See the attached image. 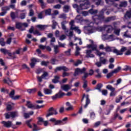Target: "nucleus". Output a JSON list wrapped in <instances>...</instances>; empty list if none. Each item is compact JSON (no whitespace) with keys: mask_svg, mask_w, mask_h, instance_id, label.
I'll list each match as a JSON object with an SVG mask.
<instances>
[{"mask_svg":"<svg viewBox=\"0 0 131 131\" xmlns=\"http://www.w3.org/2000/svg\"><path fill=\"white\" fill-rule=\"evenodd\" d=\"M92 19L93 20V22L96 25H99V24H101L103 22H104L105 20V15H104V11L101 10L99 12V14L95 15L92 16Z\"/></svg>","mask_w":131,"mask_h":131,"instance_id":"obj_1","label":"nucleus"},{"mask_svg":"<svg viewBox=\"0 0 131 131\" xmlns=\"http://www.w3.org/2000/svg\"><path fill=\"white\" fill-rule=\"evenodd\" d=\"M62 70L63 71L62 75V77H66V76H69L70 75L69 73H67V71H69L70 70L69 68L64 66L56 67L54 70V72L55 73H57L58 71H62Z\"/></svg>","mask_w":131,"mask_h":131,"instance_id":"obj_2","label":"nucleus"},{"mask_svg":"<svg viewBox=\"0 0 131 131\" xmlns=\"http://www.w3.org/2000/svg\"><path fill=\"white\" fill-rule=\"evenodd\" d=\"M71 95H72V93H71L70 92H69L67 93V94H66L65 93L62 92L61 90H59L58 93H57L54 96H51V98L52 100H57V99H61V98H63L64 96H68V97H70V96H71Z\"/></svg>","mask_w":131,"mask_h":131,"instance_id":"obj_3","label":"nucleus"},{"mask_svg":"<svg viewBox=\"0 0 131 131\" xmlns=\"http://www.w3.org/2000/svg\"><path fill=\"white\" fill-rule=\"evenodd\" d=\"M68 120V117H65L62 120H57L56 118H51L49 121L51 122H54V125H63V124H65L66 123V121Z\"/></svg>","mask_w":131,"mask_h":131,"instance_id":"obj_4","label":"nucleus"},{"mask_svg":"<svg viewBox=\"0 0 131 131\" xmlns=\"http://www.w3.org/2000/svg\"><path fill=\"white\" fill-rule=\"evenodd\" d=\"M0 52L2 54H4V56H6V55H8L9 57H11L13 58V59H16L15 56L13 57V55H16V52H13L12 53L10 52V50H7L5 48H1L0 49Z\"/></svg>","mask_w":131,"mask_h":131,"instance_id":"obj_5","label":"nucleus"},{"mask_svg":"<svg viewBox=\"0 0 131 131\" xmlns=\"http://www.w3.org/2000/svg\"><path fill=\"white\" fill-rule=\"evenodd\" d=\"M86 71V68L85 67L83 68L82 69H80L79 68H77L75 70V72L73 74V76L75 77L77 76V75H79V74H82L84 73Z\"/></svg>","mask_w":131,"mask_h":131,"instance_id":"obj_6","label":"nucleus"},{"mask_svg":"<svg viewBox=\"0 0 131 131\" xmlns=\"http://www.w3.org/2000/svg\"><path fill=\"white\" fill-rule=\"evenodd\" d=\"M90 5H91V3H90L89 0L84 1L82 3L80 4V11L89 9V6H90Z\"/></svg>","mask_w":131,"mask_h":131,"instance_id":"obj_7","label":"nucleus"},{"mask_svg":"<svg viewBox=\"0 0 131 131\" xmlns=\"http://www.w3.org/2000/svg\"><path fill=\"white\" fill-rule=\"evenodd\" d=\"M126 51V47H123L121 49L120 51H119L117 49H114L113 51V52L114 54H116L117 56H121L123 55V52H125Z\"/></svg>","mask_w":131,"mask_h":131,"instance_id":"obj_8","label":"nucleus"},{"mask_svg":"<svg viewBox=\"0 0 131 131\" xmlns=\"http://www.w3.org/2000/svg\"><path fill=\"white\" fill-rule=\"evenodd\" d=\"M27 106H28V108H33L34 109H40L45 107V105H42L40 106L38 105H34L31 104L30 101H27Z\"/></svg>","mask_w":131,"mask_h":131,"instance_id":"obj_9","label":"nucleus"},{"mask_svg":"<svg viewBox=\"0 0 131 131\" xmlns=\"http://www.w3.org/2000/svg\"><path fill=\"white\" fill-rule=\"evenodd\" d=\"M48 112L49 113L47 114L46 117H50V116H52V115H57V114H58V112H57V110H55L53 107L49 108Z\"/></svg>","mask_w":131,"mask_h":131,"instance_id":"obj_10","label":"nucleus"},{"mask_svg":"<svg viewBox=\"0 0 131 131\" xmlns=\"http://www.w3.org/2000/svg\"><path fill=\"white\" fill-rule=\"evenodd\" d=\"M106 88L111 92L110 94V97H114L115 96V92H115V88H113L112 85L110 84L106 85Z\"/></svg>","mask_w":131,"mask_h":131,"instance_id":"obj_11","label":"nucleus"},{"mask_svg":"<svg viewBox=\"0 0 131 131\" xmlns=\"http://www.w3.org/2000/svg\"><path fill=\"white\" fill-rule=\"evenodd\" d=\"M31 62L30 63V66H31V68H34V67L36 64V63L40 62V59L33 57L31 59Z\"/></svg>","mask_w":131,"mask_h":131,"instance_id":"obj_12","label":"nucleus"},{"mask_svg":"<svg viewBox=\"0 0 131 131\" xmlns=\"http://www.w3.org/2000/svg\"><path fill=\"white\" fill-rule=\"evenodd\" d=\"M15 96V90H12L11 92L9 93V97L10 98H11L12 100H19V98H20V95H16Z\"/></svg>","mask_w":131,"mask_h":131,"instance_id":"obj_13","label":"nucleus"},{"mask_svg":"<svg viewBox=\"0 0 131 131\" xmlns=\"http://www.w3.org/2000/svg\"><path fill=\"white\" fill-rule=\"evenodd\" d=\"M1 10L2 12L0 13V16H4L7 14L8 11H10V7L4 6L2 7Z\"/></svg>","mask_w":131,"mask_h":131,"instance_id":"obj_14","label":"nucleus"},{"mask_svg":"<svg viewBox=\"0 0 131 131\" xmlns=\"http://www.w3.org/2000/svg\"><path fill=\"white\" fill-rule=\"evenodd\" d=\"M37 119H38V121L37 122V124L38 125H41V123H40V122H42V123H43L45 126H48V125L49 124V122L48 121H44L43 118L38 117Z\"/></svg>","mask_w":131,"mask_h":131,"instance_id":"obj_15","label":"nucleus"},{"mask_svg":"<svg viewBox=\"0 0 131 131\" xmlns=\"http://www.w3.org/2000/svg\"><path fill=\"white\" fill-rule=\"evenodd\" d=\"M3 125H4V127H7V128H10L11 126H12V124L13 122L11 121H3L1 123Z\"/></svg>","mask_w":131,"mask_h":131,"instance_id":"obj_16","label":"nucleus"},{"mask_svg":"<svg viewBox=\"0 0 131 131\" xmlns=\"http://www.w3.org/2000/svg\"><path fill=\"white\" fill-rule=\"evenodd\" d=\"M99 29H100V30H102L103 28L101 27H93L91 29H88L87 31H88V33L92 34V33H94V32H96V31H97V30H99Z\"/></svg>","mask_w":131,"mask_h":131,"instance_id":"obj_17","label":"nucleus"},{"mask_svg":"<svg viewBox=\"0 0 131 131\" xmlns=\"http://www.w3.org/2000/svg\"><path fill=\"white\" fill-rule=\"evenodd\" d=\"M92 50H86L85 57L88 59H89V58H94L95 57V55L92 54Z\"/></svg>","mask_w":131,"mask_h":131,"instance_id":"obj_18","label":"nucleus"},{"mask_svg":"<svg viewBox=\"0 0 131 131\" xmlns=\"http://www.w3.org/2000/svg\"><path fill=\"white\" fill-rule=\"evenodd\" d=\"M131 14L128 11H127L126 13L124 15L123 20L124 21H128V20L130 19Z\"/></svg>","mask_w":131,"mask_h":131,"instance_id":"obj_19","label":"nucleus"},{"mask_svg":"<svg viewBox=\"0 0 131 131\" xmlns=\"http://www.w3.org/2000/svg\"><path fill=\"white\" fill-rule=\"evenodd\" d=\"M36 28L39 29L40 31H42L47 29V27H49L48 25H37L36 26Z\"/></svg>","mask_w":131,"mask_h":131,"instance_id":"obj_20","label":"nucleus"},{"mask_svg":"<svg viewBox=\"0 0 131 131\" xmlns=\"http://www.w3.org/2000/svg\"><path fill=\"white\" fill-rule=\"evenodd\" d=\"M91 104V99H90V97L89 95H86V100H85V104L84 105V108L85 109L88 108V106Z\"/></svg>","mask_w":131,"mask_h":131,"instance_id":"obj_21","label":"nucleus"},{"mask_svg":"<svg viewBox=\"0 0 131 131\" xmlns=\"http://www.w3.org/2000/svg\"><path fill=\"white\" fill-rule=\"evenodd\" d=\"M95 71L96 72V73H97V75H95V77L96 78H98V79L102 78V73L101 72H100V69H97L95 70Z\"/></svg>","mask_w":131,"mask_h":131,"instance_id":"obj_22","label":"nucleus"},{"mask_svg":"<svg viewBox=\"0 0 131 131\" xmlns=\"http://www.w3.org/2000/svg\"><path fill=\"white\" fill-rule=\"evenodd\" d=\"M105 27L107 28L106 33H111V32L114 30V28L111 25H106Z\"/></svg>","mask_w":131,"mask_h":131,"instance_id":"obj_23","label":"nucleus"},{"mask_svg":"<svg viewBox=\"0 0 131 131\" xmlns=\"http://www.w3.org/2000/svg\"><path fill=\"white\" fill-rule=\"evenodd\" d=\"M22 26L23 25L21 23H16L15 25V27L16 29H19L20 30H21V31H23V30H25V29H22Z\"/></svg>","mask_w":131,"mask_h":131,"instance_id":"obj_24","label":"nucleus"},{"mask_svg":"<svg viewBox=\"0 0 131 131\" xmlns=\"http://www.w3.org/2000/svg\"><path fill=\"white\" fill-rule=\"evenodd\" d=\"M102 88H103V84L99 83L97 84L96 88H95V90H97L99 92V93H101V91H102Z\"/></svg>","mask_w":131,"mask_h":131,"instance_id":"obj_25","label":"nucleus"},{"mask_svg":"<svg viewBox=\"0 0 131 131\" xmlns=\"http://www.w3.org/2000/svg\"><path fill=\"white\" fill-rule=\"evenodd\" d=\"M80 5L78 6L77 4H73V8H74V9H76V11H77V12L78 13H80L81 12H80Z\"/></svg>","mask_w":131,"mask_h":131,"instance_id":"obj_26","label":"nucleus"},{"mask_svg":"<svg viewBox=\"0 0 131 131\" xmlns=\"http://www.w3.org/2000/svg\"><path fill=\"white\" fill-rule=\"evenodd\" d=\"M82 74H84V75L83 76H82L81 77V79L83 81H87L86 80V78H88V77H89V73L84 72V73H82Z\"/></svg>","mask_w":131,"mask_h":131,"instance_id":"obj_27","label":"nucleus"},{"mask_svg":"<svg viewBox=\"0 0 131 131\" xmlns=\"http://www.w3.org/2000/svg\"><path fill=\"white\" fill-rule=\"evenodd\" d=\"M27 93H28L30 94H35L36 92H37V89L36 88H33L31 89H28L27 90Z\"/></svg>","mask_w":131,"mask_h":131,"instance_id":"obj_28","label":"nucleus"},{"mask_svg":"<svg viewBox=\"0 0 131 131\" xmlns=\"http://www.w3.org/2000/svg\"><path fill=\"white\" fill-rule=\"evenodd\" d=\"M61 89L63 91H65V92H68V91H69L70 89V86H69V84H65L61 86Z\"/></svg>","mask_w":131,"mask_h":131,"instance_id":"obj_29","label":"nucleus"},{"mask_svg":"<svg viewBox=\"0 0 131 131\" xmlns=\"http://www.w3.org/2000/svg\"><path fill=\"white\" fill-rule=\"evenodd\" d=\"M119 7L120 8H125V7H127V2L126 1H123V2H121L120 4L119 5Z\"/></svg>","mask_w":131,"mask_h":131,"instance_id":"obj_30","label":"nucleus"},{"mask_svg":"<svg viewBox=\"0 0 131 131\" xmlns=\"http://www.w3.org/2000/svg\"><path fill=\"white\" fill-rule=\"evenodd\" d=\"M43 93L45 94V95H52L53 91H52L51 89H44Z\"/></svg>","mask_w":131,"mask_h":131,"instance_id":"obj_31","label":"nucleus"},{"mask_svg":"<svg viewBox=\"0 0 131 131\" xmlns=\"http://www.w3.org/2000/svg\"><path fill=\"white\" fill-rule=\"evenodd\" d=\"M99 61L101 62V64H103V65L106 64V63H107V59L106 58H104V57H100Z\"/></svg>","mask_w":131,"mask_h":131,"instance_id":"obj_32","label":"nucleus"},{"mask_svg":"<svg viewBox=\"0 0 131 131\" xmlns=\"http://www.w3.org/2000/svg\"><path fill=\"white\" fill-rule=\"evenodd\" d=\"M59 79H60V77L55 76L54 79H52V82H53V83H58V82H59Z\"/></svg>","mask_w":131,"mask_h":131,"instance_id":"obj_33","label":"nucleus"},{"mask_svg":"<svg viewBox=\"0 0 131 131\" xmlns=\"http://www.w3.org/2000/svg\"><path fill=\"white\" fill-rule=\"evenodd\" d=\"M70 25L71 26V27H70L71 30H74V29H76L77 28H75V27H73V26H74V20H71V21L70 22Z\"/></svg>","mask_w":131,"mask_h":131,"instance_id":"obj_34","label":"nucleus"},{"mask_svg":"<svg viewBox=\"0 0 131 131\" xmlns=\"http://www.w3.org/2000/svg\"><path fill=\"white\" fill-rule=\"evenodd\" d=\"M45 15L46 16H51L52 15V9L49 8L45 10Z\"/></svg>","mask_w":131,"mask_h":131,"instance_id":"obj_35","label":"nucleus"},{"mask_svg":"<svg viewBox=\"0 0 131 131\" xmlns=\"http://www.w3.org/2000/svg\"><path fill=\"white\" fill-rule=\"evenodd\" d=\"M38 2L40 3L41 8L42 9H45V8H46V6H47V4L43 2V0H38Z\"/></svg>","mask_w":131,"mask_h":131,"instance_id":"obj_36","label":"nucleus"},{"mask_svg":"<svg viewBox=\"0 0 131 131\" xmlns=\"http://www.w3.org/2000/svg\"><path fill=\"white\" fill-rule=\"evenodd\" d=\"M123 71H129L131 72V67L129 66H125L124 68L122 69Z\"/></svg>","mask_w":131,"mask_h":131,"instance_id":"obj_37","label":"nucleus"},{"mask_svg":"<svg viewBox=\"0 0 131 131\" xmlns=\"http://www.w3.org/2000/svg\"><path fill=\"white\" fill-rule=\"evenodd\" d=\"M70 9V6L68 5H64L63 7V11L65 13H68L69 10Z\"/></svg>","mask_w":131,"mask_h":131,"instance_id":"obj_38","label":"nucleus"},{"mask_svg":"<svg viewBox=\"0 0 131 131\" xmlns=\"http://www.w3.org/2000/svg\"><path fill=\"white\" fill-rule=\"evenodd\" d=\"M121 70V67H118L116 69H115L113 71H112V72L114 74L118 73L119 71Z\"/></svg>","mask_w":131,"mask_h":131,"instance_id":"obj_39","label":"nucleus"},{"mask_svg":"<svg viewBox=\"0 0 131 131\" xmlns=\"http://www.w3.org/2000/svg\"><path fill=\"white\" fill-rule=\"evenodd\" d=\"M118 116H119V114L118 113L115 114L114 117H112L111 119V122H113V121L116 120V118H117Z\"/></svg>","mask_w":131,"mask_h":131,"instance_id":"obj_40","label":"nucleus"},{"mask_svg":"<svg viewBox=\"0 0 131 131\" xmlns=\"http://www.w3.org/2000/svg\"><path fill=\"white\" fill-rule=\"evenodd\" d=\"M31 121H32V119H30L29 120H27L26 121V124H27V125L28 126H29V127H30V128H32V125H31V124H30Z\"/></svg>","mask_w":131,"mask_h":131,"instance_id":"obj_41","label":"nucleus"},{"mask_svg":"<svg viewBox=\"0 0 131 131\" xmlns=\"http://www.w3.org/2000/svg\"><path fill=\"white\" fill-rule=\"evenodd\" d=\"M48 64H50V61H42L41 62V66H45V67H47Z\"/></svg>","mask_w":131,"mask_h":131,"instance_id":"obj_42","label":"nucleus"},{"mask_svg":"<svg viewBox=\"0 0 131 131\" xmlns=\"http://www.w3.org/2000/svg\"><path fill=\"white\" fill-rule=\"evenodd\" d=\"M104 50H105V52L107 53H110V52H113V50L112 51V49H111V47L110 46H106L105 47Z\"/></svg>","mask_w":131,"mask_h":131,"instance_id":"obj_43","label":"nucleus"},{"mask_svg":"<svg viewBox=\"0 0 131 131\" xmlns=\"http://www.w3.org/2000/svg\"><path fill=\"white\" fill-rule=\"evenodd\" d=\"M89 12L92 15H95V14H97V13H98V11L97 10H94L93 9L89 10Z\"/></svg>","mask_w":131,"mask_h":131,"instance_id":"obj_44","label":"nucleus"},{"mask_svg":"<svg viewBox=\"0 0 131 131\" xmlns=\"http://www.w3.org/2000/svg\"><path fill=\"white\" fill-rule=\"evenodd\" d=\"M54 53L55 54V55H57V54H58L59 53V50L58 49H59V46L56 45V46H54Z\"/></svg>","mask_w":131,"mask_h":131,"instance_id":"obj_45","label":"nucleus"},{"mask_svg":"<svg viewBox=\"0 0 131 131\" xmlns=\"http://www.w3.org/2000/svg\"><path fill=\"white\" fill-rule=\"evenodd\" d=\"M53 24L52 25V29H56V26L58 25V23L55 20H53Z\"/></svg>","mask_w":131,"mask_h":131,"instance_id":"obj_46","label":"nucleus"},{"mask_svg":"<svg viewBox=\"0 0 131 131\" xmlns=\"http://www.w3.org/2000/svg\"><path fill=\"white\" fill-rule=\"evenodd\" d=\"M33 34L34 35H37V36H40V35H41V33H40L39 31L35 30L34 31Z\"/></svg>","mask_w":131,"mask_h":131,"instance_id":"obj_47","label":"nucleus"},{"mask_svg":"<svg viewBox=\"0 0 131 131\" xmlns=\"http://www.w3.org/2000/svg\"><path fill=\"white\" fill-rule=\"evenodd\" d=\"M10 17L12 20H15L16 19V14H15V12L12 11L10 13Z\"/></svg>","mask_w":131,"mask_h":131,"instance_id":"obj_48","label":"nucleus"},{"mask_svg":"<svg viewBox=\"0 0 131 131\" xmlns=\"http://www.w3.org/2000/svg\"><path fill=\"white\" fill-rule=\"evenodd\" d=\"M5 39L2 38L0 39V45L2 47H5L6 46V42L4 41Z\"/></svg>","mask_w":131,"mask_h":131,"instance_id":"obj_49","label":"nucleus"},{"mask_svg":"<svg viewBox=\"0 0 131 131\" xmlns=\"http://www.w3.org/2000/svg\"><path fill=\"white\" fill-rule=\"evenodd\" d=\"M66 56H71V49H69L67 51H64Z\"/></svg>","mask_w":131,"mask_h":131,"instance_id":"obj_50","label":"nucleus"},{"mask_svg":"<svg viewBox=\"0 0 131 131\" xmlns=\"http://www.w3.org/2000/svg\"><path fill=\"white\" fill-rule=\"evenodd\" d=\"M80 13L79 14H82V16H84V17H86L88 15H89V12L88 11H80Z\"/></svg>","mask_w":131,"mask_h":131,"instance_id":"obj_51","label":"nucleus"},{"mask_svg":"<svg viewBox=\"0 0 131 131\" xmlns=\"http://www.w3.org/2000/svg\"><path fill=\"white\" fill-rule=\"evenodd\" d=\"M83 83L82 88L85 90L88 88V81H83Z\"/></svg>","mask_w":131,"mask_h":131,"instance_id":"obj_52","label":"nucleus"},{"mask_svg":"<svg viewBox=\"0 0 131 131\" xmlns=\"http://www.w3.org/2000/svg\"><path fill=\"white\" fill-rule=\"evenodd\" d=\"M21 67L23 69H27L28 71H30V68L27 66V64H24L21 65Z\"/></svg>","mask_w":131,"mask_h":131,"instance_id":"obj_53","label":"nucleus"},{"mask_svg":"<svg viewBox=\"0 0 131 131\" xmlns=\"http://www.w3.org/2000/svg\"><path fill=\"white\" fill-rule=\"evenodd\" d=\"M57 61L58 60L55 58H52L50 60L51 64H52V65H56V62H57Z\"/></svg>","mask_w":131,"mask_h":131,"instance_id":"obj_54","label":"nucleus"},{"mask_svg":"<svg viewBox=\"0 0 131 131\" xmlns=\"http://www.w3.org/2000/svg\"><path fill=\"white\" fill-rule=\"evenodd\" d=\"M65 23H66V21H63L62 22H61V28L62 29H63V30H66V26H65Z\"/></svg>","mask_w":131,"mask_h":131,"instance_id":"obj_55","label":"nucleus"},{"mask_svg":"<svg viewBox=\"0 0 131 131\" xmlns=\"http://www.w3.org/2000/svg\"><path fill=\"white\" fill-rule=\"evenodd\" d=\"M101 93H102L103 96H107L108 95V91L106 90H101Z\"/></svg>","mask_w":131,"mask_h":131,"instance_id":"obj_56","label":"nucleus"},{"mask_svg":"<svg viewBox=\"0 0 131 131\" xmlns=\"http://www.w3.org/2000/svg\"><path fill=\"white\" fill-rule=\"evenodd\" d=\"M82 62L80 60H78L77 61V62H75L74 65V66H76V67H77V66H78V65L82 64Z\"/></svg>","mask_w":131,"mask_h":131,"instance_id":"obj_57","label":"nucleus"},{"mask_svg":"<svg viewBox=\"0 0 131 131\" xmlns=\"http://www.w3.org/2000/svg\"><path fill=\"white\" fill-rule=\"evenodd\" d=\"M113 74H114L113 73V72H110L109 73H108L107 75H106V78L109 79L110 78V77H112V76H113Z\"/></svg>","mask_w":131,"mask_h":131,"instance_id":"obj_58","label":"nucleus"},{"mask_svg":"<svg viewBox=\"0 0 131 131\" xmlns=\"http://www.w3.org/2000/svg\"><path fill=\"white\" fill-rule=\"evenodd\" d=\"M27 5V2L26 0H23L20 3V6L21 7H24Z\"/></svg>","mask_w":131,"mask_h":131,"instance_id":"obj_59","label":"nucleus"},{"mask_svg":"<svg viewBox=\"0 0 131 131\" xmlns=\"http://www.w3.org/2000/svg\"><path fill=\"white\" fill-rule=\"evenodd\" d=\"M114 33L116 34V35L119 36L120 33V29H115Z\"/></svg>","mask_w":131,"mask_h":131,"instance_id":"obj_60","label":"nucleus"},{"mask_svg":"<svg viewBox=\"0 0 131 131\" xmlns=\"http://www.w3.org/2000/svg\"><path fill=\"white\" fill-rule=\"evenodd\" d=\"M54 9H60V8H62V5L60 4H57L53 6Z\"/></svg>","mask_w":131,"mask_h":131,"instance_id":"obj_61","label":"nucleus"},{"mask_svg":"<svg viewBox=\"0 0 131 131\" xmlns=\"http://www.w3.org/2000/svg\"><path fill=\"white\" fill-rule=\"evenodd\" d=\"M26 17V14H25V13H20V19L23 20V19H25Z\"/></svg>","mask_w":131,"mask_h":131,"instance_id":"obj_62","label":"nucleus"},{"mask_svg":"<svg viewBox=\"0 0 131 131\" xmlns=\"http://www.w3.org/2000/svg\"><path fill=\"white\" fill-rule=\"evenodd\" d=\"M1 92V93H6L7 94H9V90L8 89H5V88H2Z\"/></svg>","mask_w":131,"mask_h":131,"instance_id":"obj_63","label":"nucleus"},{"mask_svg":"<svg viewBox=\"0 0 131 131\" xmlns=\"http://www.w3.org/2000/svg\"><path fill=\"white\" fill-rule=\"evenodd\" d=\"M97 45H92V47H91V51H97Z\"/></svg>","mask_w":131,"mask_h":131,"instance_id":"obj_64","label":"nucleus"}]
</instances>
